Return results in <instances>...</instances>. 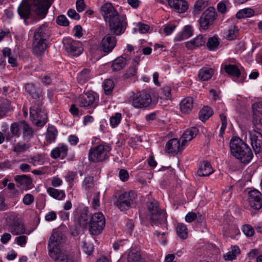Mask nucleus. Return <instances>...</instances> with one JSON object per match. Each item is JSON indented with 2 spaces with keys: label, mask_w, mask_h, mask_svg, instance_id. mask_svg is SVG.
<instances>
[{
  "label": "nucleus",
  "mask_w": 262,
  "mask_h": 262,
  "mask_svg": "<svg viewBox=\"0 0 262 262\" xmlns=\"http://www.w3.org/2000/svg\"><path fill=\"white\" fill-rule=\"evenodd\" d=\"M53 0H23L17 8V13L20 18L26 23L33 11L40 18L46 16L48 10L52 4Z\"/></svg>",
  "instance_id": "1"
},
{
  "label": "nucleus",
  "mask_w": 262,
  "mask_h": 262,
  "mask_svg": "<svg viewBox=\"0 0 262 262\" xmlns=\"http://www.w3.org/2000/svg\"><path fill=\"white\" fill-rule=\"evenodd\" d=\"M232 155L242 163L247 164L253 158V154L249 146L240 138L233 137L230 142Z\"/></svg>",
  "instance_id": "2"
},
{
  "label": "nucleus",
  "mask_w": 262,
  "mask_h": 262,
  "mask_svg": "<svg viewBox=\"0 0 262 262\" xmlns=\"http://www.w3.org/2000/svg\"><path fill=\"white\" fill-rule=\"evenodd\" d=\"M63 234L59 231L54 230L48 242L49 255L55 262H58L68 254L66 251L61 249L63 242Z\"/></svg>",
  "instance_id": "3"
},
{
  "label": "nucleus",
  "mask_w": 262,
  "mask_h": 262,
  "mask_svg": "<svg viewBox=\"0 0 262 262\" xmlns=\"http://www.w3.org/2000/svg\"><path fill=\"white\" fill-rule=\"evenodd\" d=\"M51 34L49 24H45L37 28L34 35L33 43V52L39 54L45 51L47 48V40Z\"/></svg>",
  "instance_id": "4"
},
{
  "label": "nucleus",
  "mask_w": 262,
  "mask_h": 262,
  "mask_svg": "<svg viewBox=\"0 0 262 262\" xmlns=\"http://www.w3.org/2000/svg\"><path fill=\"white\" fill-rule=\"evenodd\" d=\"M147 206L151 224L157 226L165 225L166 213L164 210L160 208L159 203L155 200H151L147 203Z\"/></svg>",
  "instance_id": "5"
},
{
  "label": "nucleus",
  "mask_w": 262,
  "mask_h": 262,
  "mask_svg": "<svg viewBox=\"0 0 262 262\" xmlns=\"http://www.w3.org/2000/svg\"><path fill=\"white\" fill-rule=\"evenodd\" d=\"M112 149V146L103 143L91 148L89 152V159L93 162H101L108 157V154Z\"/></svg>",
  "instance_id": "6"
},
{
  "label": "nucleus",
  "mask_w": 262,
  "mask_h": 262,
  "mask_svg": "<svg viewBox=\"0 0 262 262\" xmlns=\"http://www.w3.org/2000/svg\"><path fill=\"white\" fill-rule=\"evenodd\" d=\"M129 102L135 108L146 107L151 102L149 94L146 91H140L134 93L129 98Z\"/></svg>",
  "instance_id": "7"
},
{
  "label": "nucleus",
  "mask_w": 262,
  "mask_h": 262,
  "mask_svg": "<svg viewBox=\"0 0 262 262\" xmlns=\"http://www.w3.org/2000/svg\"><path fill=\"white\" fill-rule=\"evenodd\" d=\"M30 117L32 122L37 126L42 127L47 122L46 113L39 104L30 107Z\"/></svg>",
  "instance_id": "8"
},
{
  "label": "nucleus",
  "mask_w": 262,
  "mask_h": 262,
  "mask_svg": "<svg viewBox=\"0 0 262 262\" xmlns=\"http://www.w3.org/2000/svg\"><path fill=\"white\" fill-rule=\"evenodd\" d=\"M106 23L109 25L110 30L116 35H120L125 31L126 22L123 15L118 14Z\"/></svg>",
  "instance_id": "9"
},
{
  "label": "nucleus",
  "mask_w": 262,
  "mask_h": 262,
  "mask_svg": "<svg viewBox=\"0 0 262 262\" xmlns=\"http://www.w3.org/2000/svg\"><path fill=\"white\" fill-rule=\"evenodd\" d=\"M105 223V218L101 212L94 213L91 217L89 224L91 233L93 235L100 233L104 227Z\"/></svg>",
  "instance_id": "10"
},
{
  "label": "nucleus",
  "mask_w": 262,
  "mask_h": 262,
  "mask_svg": "<svg viewBox=\"0 0 262 262\" xmlns=\"http://www.w3.org/2000/svg\"><path fill=\"white\" fill-rule=\"evenodd\" d=\"M137 194L134 191L125 192L118 196L116 205L121 211L126 210L135 202Z\"/></svg>",
  "instance_id": "11"
},
{
  "label": "nucleus",
  "mask_w": 262,
  "mask_h": 262,
  "mask_svg": "<svg viewBox=\"0 0 262 262\" xmlns=\"http://www.w3.org/2000/svg\"><path fill=\"white\" fill-rule=\"evenodd\" d=\"M63 43L66 51L73 56H79L83 52L82 45L79 41L68 38L64 40Z\"/></svg>",
  "instance_id": "12"
},
{
  "label": "nucleus",
  "mask_w": 262,
  "mask_h": 262,
  "mask_svg": "<svg viewBox=\"0 0 262 262\" xmlns=\"http://www.w3.org/2000/svg\"><path fill=\"white\" fill-rule=\"evenodd\" d=\"M216 18L215 10L212 7L208 8L202 15L199 23L200 27L204 29H207L212 24Z\"/></svg>",
  "instance_id": "13"
},
{
  "label": "nucleus",
  "mask_w": 262,
  "mask_h": 262,
  "mask_svg": "<svg viewBox=\"0 0 262 262\" xmlns=\"http://www.w3.org/2000/svg\"><path fill=\"white\" fill-rule=\"evenodd\" d=\"M79 105L84 108L96 107L98 102V98L93 92H90L82 95L78 99Z\"/></svg>",
  "instance_id": "14"
},
{
  "label": "nucleus",
  "mask_w": 262,
  "mask_h": 262,
  "mask_svg": "<svg viewBox=\"0 0 262 262\" xmlns=\"http://www.w3.org/2000/svg\"><path fill=\"white\" fill-rule=\"evenodd\" d=\"M247 200L249 206L254 209H259L262 207V195L256 189L249 191Z\"/></svg>",
  "instance_id": "15"
},
{
  "label": "nucleus",
  "mask_w": 262,
  "mask_h": 262,
  "mask_svg": "<svg viewBox=\"0 0 262 262\" xmlns=\"http://www.w3.org/2000/svg\"><path fill=\"white\" fill-rule=\"evenodd\" d=\"M252 109L253 124L257 129L262 130V101L254 103Z\"/></svg>",
  "instance_id": "16"
},
{
  "label": "nucleus",
  "mask_w": 262,
  "mask_h": 262,
  "mask_svg": "<svg viewBox=\"0 0 262 262\" xmlns=\"http://www.w3.org/2000/svg\"><path fill=\"white\" fill-rule=\"evenodd\" d=\"M251 145L255 154L260 152L262 146V134L253 129L250 132Z\"/></svg>",
  "instance_id": "17"
},
{
  "label": "nucleus",
  "mask_w": 262,
  "mask_h": 262,
  "mask_svg": "<svg viewBox=\"0 0 262 262\" xmlns=\"http://www.w3.org/2000/svg\"><path fill=\"white\" fill-rule=\"evenodd\" d=\"M9 229L13 235H20L27 234L28 235L31 233V232L26 231V227L24 224L18 219L15 220L11 224H8Z\"/></svg>",
  "instance_id": "18"
},
{
  "label": "nucleus",
  "mask_w": 262,
  "mask_h": 262,
  "mask_svg": "<svg viewBox=\"0 0 262 262\" xmlns=\"http://www.w3.org/2000/svg\"><path fill=\"white\" fill-rule=\"evenodd\" d=\"M116 44V37L110 34H107L102 38L100 47L103 52L110 53L114 48Z\"/></svg>",
  "instance_id": "19"
},
{
  "label": "nucleus",
  "mask_w": 262,
  "mask_h": 262,
  "mask_svg": "<svg viewBox=\"0 0 262 262\" xmlns=\"http://www.w3.org/2000/svg\"><path fill=\"white\" fill-rule=\"evenodd\" d=\"M100 12L106 23L118 14L110 3H105L101 6Z\"/></svg>",
  "instance_id": "20"
},
{
  "label": "nucleus",
  "mask_w": 262,
  "mask_h": 262,
  "mask_svg": "<svg viewBox=\"0 0 262 262\" xmlns=\"http://www.w3.org/2000/svg\"><path fill=\"white\" fill-rule=\"evenodd\" d=\"M221 67L228 75L233 77L239 78L241 76V78L239 81L241 82H242L244 79L246 77L244 74L242 75L241 72L237 66L233 64L227 65L223 63Z\"/></svg>",
  "instance_id": "21"
},
{
  "label": "nucleus",
  "mask_w": 262,
  "mask_h": 262,
  "mask_svg": "<svg viewBox=\"0 0 262 262\" xmlns=\"http://www.w3.org/2000/svg\"><path fill=\"white\" fill-rule=\"evenodd\" d=\"M170 8L178 13H184L188 8V3L184 0H167Z\"/></svg>",
  "instance_id": "22"
},
{
  "label": "nucleus",
  "mask_w": 262,
  "mask_h": 262,
  "mask_svg": "<svg viewBox=\"0 0 262 262\" xmlns=\"http://www.w3.org/2000/svg\"><path fill=\"white\" fill-rule=\"evenodd\" d=\"M185 146H182V143L176 138L169 140L166 144V150L169 154H175L183 149Z\"/></svg>",
  "instance_id": "23"
},
{
  "label": "nucleus",
  "mask_w": 262,
  "mask_h": 262,
  "mask_svg": "<svg viewBox=\"0 0 262 262\" xmlns=\"http://www.w3.org/2000/svg\"><path fill=\"white\" fill-rule=\"evenodd\" d=\"M20 124H22V121L15 122L11 124L10 127V133H8L6 134V141L11 142L13 137H19L20 136V130H21V128L20 127V126L21 125Z\"/></svg>",
  "instance_id": "24"
},
{
  "label": "nucleus",
  "mask_w": 262,
  "mask_h": 262,
  "mask_svg": "<svg viewBox=\"0 0 262 262\" xmlns=\"http://www.w3.org/2000/svg\"><path fill=\"white\" fill-rule=\"evenodd\" d=\"M198 129L196 127H192L187 129L183 134L181 139L182 146H186L188 142L193 139L198 133Z\"/></svg>",
  "instance_id": "25"
},
{
  "label": "nucleus",
  "mask_w": 262,
  "mask_h": 262,
  "mask_svg": "<svg viewBox=\"0 0 262 262\" xmlns=\"http://www.w3.org/2000/svg\"><path fill=\"white\" fill-rule=\"evenodd\" d=\"M206 38L203 35H198L195 38L186 42V47L189 50H192L205 45Z\"/></svg>",
  "instance_id": "26"
},
{
  "label": "nucleus",
  "mask_w": 262,
  "mask_h": 262,
  "mask_svg": "<svg viewBox=\"0 0 262 262\" xmlns=\"http://www.w3.org/2000/svg\"><path fill=\"white\" fill-rule=\"evenodd\" d=\"M68 150V146L64 144H59L58 146L51 151V156L53 159L61 158L62 159L66 157Z\"/></svg>",
  "instance_id": "27"
},
{
  "label": "nucleus",
  "mask_w": 262,
  "mask_h": 262,
  "mask_svg": "<svg viewBox=\"0 0 262 262\" xmlns=\"http://www.w3.org/2000/svg\"><path fill=\"white\" fill-rule=\"evenodd\" d=\"M213 172V169L207 161H204L199 166L197 171V174L200 177H206L210 175Z\"/></svg>",
  "instance_id": "28"
},
{
  "label": "nucleus",
  "mask_w": 262,
  "mask_h": 262,
  "mask_svg": "<svg viewBox=\"0 0 262 262\" xmlns=\"http://www.w3.org/2000/svg\"><path fill=\"white\" fill-rule=\"evenodd\" d=\"M192 34V27L190 25H186L184 27L182 31L179 32L176 35L174 40L177 41H180L191 37Z\"/></svg>",
  "instance_id": "29"
},
{
  "label": "nucleus",
  "mask_w": 262,
  "mask_h": 262,
  "mask_svg": "<svg viewBox=\"0 0 262 262\" xmlns=\"http://www.w3.org/2000/svg\"><path fill=\"white\" fill-rule=\"evenodd\" d=\"M25 89L26 92L29 94L32 98L40 99L41 97V90L37 88L33 83H30L26 84Z\"/></svg>",
  "instance_id": "30"
},
{
  "label": "nucleus",
  "mask_w": 262,
  "mask_h": 262,
  "mask_svg": "<svg viewBox=\"0 0 262 262\" xmlns=\"http://www.w3.org/2000/svg\"><path fill=\"white\" fill-rule=\"evenodd\" d=\"M14 180L20 185L24 187L26 190H28L32 187V181L30 177L26 175L16 176L14 178Z\"/></svg>",
  "instance_id": "31"
},
{
  "label": "nucleus",
  "mask_w": 262,
  "mask_h": 262,
  "mask_svg": "<svg viewBox=\"0 0 262 262\" xmlns=\"http://www.w3.org/2000/svg\"><path fill=\"white\" fill-rule=\"evenodd\" d=\"M47 193L52 198L58 201L63 200L66 196L64 190L49 187L47 189Z\"/></svg>",
  "instance_id": "32"
},
{
  "label": "nucleus",
  "mask_w": 262,
  "mask_h": 262,
  "mask_svg": "<svg viewBox=\"0 0 262 262\" xmlns=\"http://www.w3.org/2000/svg\"><path fill=\"white\" fill-rule=\"evenodd\" d=\"M193 99L190 97H188L183 99L180 104L181 112L185 114L190 113L193 107Z\"/></svg>",
  "instance_id": "33"
},
{
  "label": "nucleus",
  "mask_w": 262,
  "mask_h": 262,
  "mask_svg": "<svg viewBox=\"0 0 262 262\" xmlns=\"http://www.w3.org/2000/svg\"><path fill=\"white\" fill-rule=\"evenodd\" d=\"M214 71L211 68H204L200 70L198 76L203 81L209 80L214 74Z\"/></svg>",
  "instance_id": "34"
},
{
  "label": "nucleus",
  "mask_w": 262,
  "mask_h": 262,
  "mask_svg": "<svg viewBox=\"0 0 262 262\" xmlns=\"http://www.w3.org/2000/svg\"><path fill=\"white\" fill-rule=\"evenodd\" d=\"M238 31L237 27L234 24H232L225 31L224 37L228 40H233L236 38Z\"/></svg>",
  "instance_id": "35"
},
{
  "label": "nucleus",
  "mask_w": 262,
  "mask_h": 262,
  "mask_svg": "<svg viewBox=\"0 0 262 262\" xmlns=\"http://www.w3.org/2000/svg\"><path fill=\"white\" fill-rule=\"evenodd\" d=\"M126 64V59L122 56L115 59L112 64V68L114 71H118L122 69Z\"/></svg>",
  "instance_id": "36"
},
{
  "label": "nucleus",
  "mask_w": 262,
  "mask_h": 262,
  "mask_svg": "<svg viewBox=\"0 0 262 262\" xmlns=\"http://www.w3.org/2000/svg\"><path fill=\"white\" fill-rule=\"evenodd\" d=\"M88 211L86 208L81 209L78 214L77 220L79 226L85 227L88 224Z\"/></svg>",
  "instance_id": "37"
},
{
  "label": "nucleus",
  "mask_w": 262,
  "mask_h": 262,
  "mask_svg": "<svg viewBox=\"0 0 262 262\" xmlns=\"http://www.w3.org/2000/svg\"><path fill=\"white\" fill-rule=\"evenodd\" d=\"M21 126V130L23 134V138L24 140H30L33 135V132L32 128L26 122L22 121V124H20Z\"/></svg>",
  "instance_id": "38"
},
{
  "label": "nucleus",
  "mask_w": 262,
  "mask_h": 262,
  "mask_svg": "<svg viewBox=\"0 0 262 262\" xmlns=\"http://www.w3.org/2000/svg\"><path fill=\"white\" fill-rule=\"evenodd\" d=\"M220 43V38L217 35H214L208 39L206 45L210 51H215L218 48Z\"/></svg>",
  "instance_id": "39"
},
{
  "label": "nucleus",
  "mask_w": 262,
  "mask_h": 262,
  "mask_svg": "<svg viewBox=\"0 0 262 262\" xmlns=\"http://www.w3.org/2000/svg\"><path fill=\"white\" fill-rule=\"evenodd\" d=\"M177 235L182 239H185L188 236V229L186 226L182 223H178L176 227Z\"/></svg>",
  "instance_id": "40"
},
{
  "label": "nucleus",
  "mask_w": 262,
  "mask_h": 262,
  "mask_svg": "<svg viewBox=\"0 0 262 262\" xmlns=\"http://www.w3.org/2000/svg\"><path fill=\"white\" fill-rule=\"evenodd\" d=\"M127 262H144L140 252L132 250L129 252Z\"/></svg>",
  "instance_id": "41"
},
{
  "label": "nucleus",
  "mask_w": 262,
  "mask_h": 262,
  "mask_svg": "<svg viewBox=\"0 0 262 262\" xmlns=\"http://www.w3.org/2000/svg\"><path fill=\"white\" fill-rule=\"evenodd\" d=\"M91 78L90 70L86 69H83L77 75V80L81 84L84 83Z\"/></svg>",
  "instance_id": "42"
},
{
  "label": "nucleus",
  "mask_w": 262,
  "mask_h": 262,
  "mask_svg": "<svg viewBox=\"0 0 262 262\" xmlns=\"http://www.w3.org/2000/svg\"><path fill=\"white\" fill-rule=\"evenodd\" d=\"M213 114V111L208 106H204L199 112V118L202 121H205Z\"/></svg>",
  "instance_id": "43"
},
{
  "label": "nucleus",
  "mask_w": 262,
  "mask_h": 262,
  "mask_svg": "<svg viewBox=\"0 0 262 262\" xmlns=\"http://www.w3.org/2000/svg\"><path fill=\"white\" fill-rule=\"evenodd\" d=\"M57 135V131L56 128L53 126H49L47 129L46 139L50 142H53Z\"/></svg>",
  "instance_id": "44"
},
{
  "label": "nucleus",
  "mask_w": 262,
  "mask_h": 262,
  "mask_svg": "<svg viewBox=\"0 0 262 262\" xmlns=\"http://www.w3.org/2000/svg\"><path fill=\"white\" fill-rule=\"evenodd\" d=\"M254 14V11L250 8H245L238 11L236 16L237 18L249 17Z\"/></svg>",
  "instance_id": "45"
},
{
  "label": "nucleus",
  "mask_w": 262,
  "mask_h": 262,
  "mask_svg": "<svg viewBox=\"0 0 262 262\" xmlns=\"http://www.w3.org/2000/svg\"><path fill=\"white\" fill-rule=\"evenodd\" d=\"M122 119L121 114L119 113H116L112 116L110 118V125L115 128L117 127L120 123Z\"/></svg>",
  "instance_id": "46"
},
{
  "label": "nucleus",
  "mask_w": 262,
  "mask_h": 262,
  "mask_svg": "<svg viewBox=\"0 0 262 262\" xmlns=\"http://www.w3.org/2000/svg\"><path fill=\"white\" fill-rule=\"evenodd\" d=\"M102 86L105 93L106 95H109L114 89V82L111 79H106L103 82Z\"/></svg>",
  "instance_id": "47"
},
{
  "label": "nucleus",
  "mask_w": 262,
  "mask_h": 262,
  "mask_svg": "<svg viewBox=\"0 0 262 262\" xmlns=\"http://www.w3.org/2000/svg\"><path fill=\"white\" fill-rule=\"evenodd\" d=\"M149 29L150 27L148 25L139 22L136 24V28H134V32L138 31L142 34H145L149 31Z\"/></svg>",
  "instance_id": "48"
},
{
  "label": "nucleus",
  "mask_w": 262,
  "mask_h": 262,
  "mask_svg": "<svg viewBox=\"0 0 262 262\" xmlns=\"http://www.w3.org/2000/svg\"><path fill=\"white\" fill-rule=\"evenodd\" d=\"M81 247L84 252L89 255H91L94 251L93 245L85 240L82 242Z\"/></svg>",
  "instance_id": "49"
},
{
  "label": "nucleus",
  "mask_w": 262,
  "mask_h": 262,
  "mask_svg": "<svg viewBox=\"0 0 262 262\" xmlns=\"http://www.w3.org/2000/svg\"><path fill=\"white\" fill-rule=\"evenodd\" d=\"M29 148L28 144L23 143H18L14 146L13 151L17 154L22 153Z\"/></svg>",
  "instance_id": "50"
},
{
  "label": "nucleus",
  "mask_w": 262,
  "mask_h": 262,
  "mask_svg": "<svg viewBox=\"0 0 262 262\" xmlns=\"http://www.w3.org/2000/svg\"><path fill=\"white\" fill-rule=\"evenodd\" d=\"M94 186L93 177L90 176L86 177L82 182V187L85 190L92 188Z\"/></svg>",
  "instance_id": "51"
},
{
  "label": "nucleus",
  "mask_w": 262,
  "mask_h": 262,
  "mask_svg": "<svg viewBox=\"0 0 262 262\" xmlns=\"http://www.w3.org/2000/svg\"><path fill=\"white\" fill-rule=\"evenodd\" d=\"M76 177L77 174L75 172L70 171L65 176V180L69 183V186L72 187Z\"/></svg>",
  "instance_id": "52"
},
{
  "label": "nucleus",
  "mask_w": 262,
  "mask_h": 262,
  "mask_svg": "<svg viewBox=\"0 0 262 262\" xmlns=\"http://www.w3.org/2000/svg\"><path fill=\"white\" fill-rule=\"evenodd\" d=\"M242 230L244 234L248 237L252 236L254 234V229L251 225L248 224L243 225Z\"/></svg>",
  "instance_id": "53"
},
{
  "label": "nucleus",
  "mask_w": 262,
  "mask_h": 262,
  "mask_svg": "<svg viewBox=\"0 0 262 262\" xmlns=\"http://www.w3.org/2000/svg\"><path fill=\"white\" fill-rule=\"evenodd\" d=\"M220 116L222 121V125L220 129V136L222 137L224 134L225 130L226 128L227 122L226 117L224 114H220Z\"/></svg>",
  "instance_id": "54"
},
{
  "label": "nucleus",
  "mask_w": 262,
  "mask_h": 262,
  "mask_svg": "<svg viewBox=\"0 0 262 262\" xmlns=\"http://www.w3.org/2000/svg\"><path fill=\"white\" fill-rule=\"evenodd\" d=\"M56 23L58 25L64 27H67L69 25L68 18L64 15H59L56 18Z\"/></svg>",
  "instance_id": "55"
},
{
  "label": "nucleus",
  "mask_w": 262,
  "mask_h": 262,
  "mask_svg": "<svg viewBox=\"0 0 262 262\" xmlns=\"http://www.w3.org/2000/svg\"><path fill=\"white\" fill-rule=\"evenodd\" d=\"M177 25L171 23L167 24L164 26L163 30L166 35H170L176 29Z\"/></svg>",
  "instance_id": "56"
},
{
  "label": "nucleus",
  "mask_w": 262,
  "mask_h": 262,
  "mask_svg": "<svg viewBox=\"0 0 262 262\" xmlns=\"http://www.w3.org/2000/svg\"><path fill=\"white\" fill-rule=\"evenodd\" d=\"M27 239L28 237L27 236L20 235L16 237L15 238V241L16 242L17 245H18L21 247H24L26 245Z\"/></svg>",
  "instance_id": "57"
},
{
  "label": "nucleus",
  "mask_w": 262,
  "mask_h": 262,
  "mask_svg": "<svg viewBox=\"0 0 262 262\" xmlns=\"http://www.w3.org/2000/svg\"><path fill=\"white\" fill-rule=\"evenodd\" d=\"M22 201L25 205H30L34 202V197L30 193H27L24 196Z\"/></svg>",
  "instance_id": "58"
},
{
  "label": "nucleus",
  "mask_w": 262,
  "mask_h": 262,
  "mask_svg": "<svg viewBox=\"0 0 262 262\" xmlns=\"http://www.w3.org/2000/svg\"><path fill=\"white\" fill-rule=\"evenodd\" d=\"M76 8L78 12L83 11L86 8V5L84 3V0H77L76 3Z\"/></svg>",
  "instance_id": "59"
},
{
  "label": "nucleus",
  "mask_w": 262,
  "mask_h": 262,
  "mask_svg": "<svg viewBox=\"0 0 262 262\" xmlns=\"http://www.w3.org/2000/svg\"><path fill=\"white\" fill-rule=\"evenodd\" d=\"M137 67L132 66L127 70L125 74V77L129 78L135 76L137 74Z\"/></svg>",
  "instance_id": "60"
},
{
  "label": "nucleus",
  "mask_w": 262,
  "mask_h": 262,
  "mask_svg": "<svg viewBox=\"0 0 262 262\" xmlns=\"http://www.w3.org/2000/svg\"><path fill=\"white\" fill-rule=\"evenodd\" d=\"M68 16L74 20H79L80 18V15L74 9H69L67 12Z\"/></svg>",
  "instance_id": "61"
},
{
  "label": "nucleus",
  "mask_w": 262,
  "mask_h": 262,
  "mask_svg": "<svg viewBox=\"0 0 262 262\" xmlns=\"http://www.w3.org/2000/svg\"><path fill=\"white\" fill-rule=\"evenodd\" d=\"M45 218L48 222L54 221L57 218L56 212L54 211L49 212L46 214Z\"/></svg>",
  "instance_id": "62"
},
{
  "label": "nucleus",
  "mask_w": 262,
  "mask_h": 262,
  "mask_svg": "<svg viewBox=\"0 0 262 262\" xmlns=\"http://www.w3.org/2000/svg\"><path fill=\"white\" fill-rule=\"evenodd\" d=\"M62 183V180L57 176L54 177L51 179V184L54 187H59Z\"/></svg>",
  "instance_id": "63"
},
{
  "label": "nucleus",
  "mask_w": 262,
  "mask_h": 262,
  "mask_svg": "<svg viewBox=\"0 0 262 262\" xmlns=\"http://www.w3.org/2000/svg\"><path fill=\"white\" fill-rule=\"evenodd\" d=\"M210 95L213 100H217L220 98V91L217 89H211L209 91Z\"/></svg>",
  "instance_id": "64"
}]
</instances>
